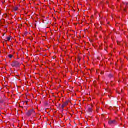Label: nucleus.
I'll return each instance as SVG.
<instances>
[{"instance_id":"obj_1","label":"nucleus","mask_w":128,"mask_h":128,"mask_svg":"<svg viewBox=\"0 0 128 128\" xmlns=\"http://www.w3.org/2000/svg\"><path fill=\"white\" fill-rule=\"evenodd\" d=\"M36 114V112L34 110H29L26 113L28 116H32V114Z\"/></svg>"},{"instance_id":"obj_2","label":"nucleus","mask_w":128,"mask_h":128,"mask_svg":"<svg viewBox=\"0 0 128 128\" xmlns=\"http://www.w3.org/2000/svg\"><path fill=\"white\" fill-rule=\"evenodd\" d=\"M12 66L13 67L18 68L20 66V62H13Z\"/></svg>"},{"instance_id":"obj_3","label":"nucleus","mask_w":128,"mask_h":128,"mask_svg":"<svg viewBox=\"0 0 128 128\" xmlns=\"http://www.w3.org/2000/svg\"><path fill=\"white\" fill-rule=\"evenodd\" d=\"M68 102H66L62 104V108H66V106H68Z\"/></svg>"},{"instance_id":"obj_4","label":"nucleus","mask_w":128,"mask_h":128,"mask_svg":"<svg viewBox=\"0 0 128 128\" xmlns=\"http://www.w3.org/2000/svg\"><path fill=\"white\" fill-rule=\"evenodd\" d=\"M18 10V6L14 7L12 8V12H17Z\"/></svg>"},{"instance_id":"obj_5","label":"nucleus","mask_w":128,"mask_h":128,"mask_svg":"<svg viewBox=\"0 0 128 128\" xmlns=\"http://www.w3.org/2000/svg\"><path fill=\"white\" fill-rule=\"evenodd\" d=\"M108 124H116V121L115 120L109 121Z\"/></svg>"},{"instance_id":"obj_6","label":"nucleus","mask_w":128,"mask_h":128,"mask_svg":"<svg viewBox=\"0 0 128 128\" xmlns=\"http://www.w3.org/2000/svg\"><path fill=\"white\" fill-rule=\"evenodd\" d=\"M11 38H12V37H7L6 40L8 42H10Z\"/></svg>"},{"instance_id":"obj_7","label":"nucleus","mask_w":128,"mask_h":128,"mask_svg":"<svg viewBox=\"0 0 128 128\" xmlns=\"http://www.w3.org/2000/svg\"><path fill=\"white\" fill-rule=\"evenodd\" d=\"M14 56H12V54H9V56H8V58H12V57Z\"/></svg>"},{"instance_id":"obj_8","label":"nucleus","mask_w":128,"mask_h":128,"mask_svg":"<svg viewBox=\"0 0 128 128\" xmlns=\"http://www.w3.org/2000/svg\"><path fill=\"white\" fill-rule=\"evenodd\" d=\"M24 104H28V102H26V101L25 102H24Z\"/></svg>"},{"instance_id":"obj_9","label":"nucleus","mask_w":128,"mask_h":128,"mask_svg":"<svg viewBox=\"0 0 128 128\" xmlns=\"http://www.w3.org/2000/svg\"><path fill=\"white\" fill-rule=\"evenodd\" d=\"M91 112H92V109H91Z\"/></svg>"}]
</instances>
